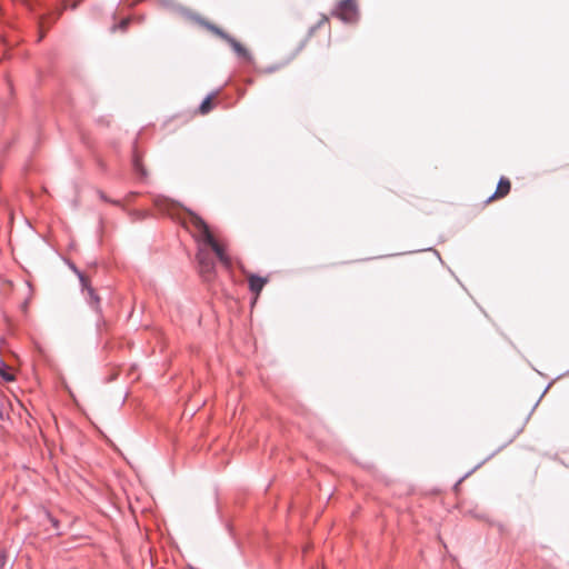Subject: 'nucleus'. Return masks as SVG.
Masks as SVG:
<instances>
[{
	"mask_svg": "<svg viewBox=\"0 0 569 569\" xmlns=\"http://www.w3.org/2000/svg\"><path fill=\"white\" fill-rule=\"evenodd\" d=\"M0 376L6 380V381H12L14 380V376L10 372H8L3 367L0 366Z\"/></svg>",
	"mask_w": 569,
	"mask_h": 569,
	"instance_id": "10",
	"label": "nucleus"
},
{
	"mask_svg": "<svg viewBox=\"0 0 569 569\" xmlns=\"http://www.w3.org/2000/svg\"><path fill=\"white\" fill-rule=\"evenodd\" d=\"M197 21L202 27H204L207 30L212 32L214 36H217L220 39H222L226 42H228L230 44V47L233 49V51L239 57L243 58L247 61L251 60V54H250L249 50L244 46H242L239 41H237L234 38H232L227 32H224L221 28H219L218 26H216V24H213V23H211L209 21H206L203 19H197Z\"/></svg>",
	"mask_w": 569,
	"mask_h": 569,
	"instance_id": "3",
	"label": "nucleus"
},
{
	"mask_svg": "<svg viewBox=\"0 0 569 569\" xmlns=\"http://www.w3.org/2000/svg\"><path fill=\"white\" fill-rule=\"evenodd\" d=\"M133 164H134V168H136L137 171L141 172L142 176L146 174V172H144V170L142 168V164H141V160L138 157L134 158Z\"/></svg>",
	"mask_w": 569,
	"mask_h": 569,
	"instance_id": "11",
	"label": "nucleus"
},
{
	"mask_svg": "<svg viewBox=\"0 0 569 569\" xmlns=\"http://www.w3.org/2000/svg\"><path fill=\"white\" fill-rule=\"evenodd\" d=\"M190 226L197 241L203 246L210 247V249H223V243L213 231H211L208 224L198 216L192 214L190 217Z\"/></svg>",
	"mask_w": 569,
	"mask_h": 569,
	"instance_id": "2",
	"label": "nucleus"
},
{
	"mask_svg": "<svg viewBox=\"0 0 569 569\" xmlns=\"http://www.w3.org/2000/svg\"><path fill=\"white\" fill-rule=\"evenodd\" d=\"M213 109V98L211 96L207 97L199 107V112L201 114H207Z\"/></svg>",
	"mask_w": 569,
	"mask_h": 569,
	"instance_id": "8",
	"label": "nucleus"
},
{
	"mask_svg": "<svg viewBox=\"0 0 569 569\" xmlns=\"http://www.w3.org/2000/svg\"><path fill=\"white\" fill-rule=\"evenodd\" d=\"M4 403V396L0 393V420L3 419L2 406Z\"/></svg>",
	"mask_w": 569,
	"mask_h": 569,
	"instance_id": "13",
	"label": "nucleus"
},
{
	"mask_svg": "<svg viewBox=\"0 0 569 569\" xmlns=\"http://www.w3.org/2000/svg\"><path fill=\"white\" fill-rule=\"evenodd\" d=\"M129 22H130V20L128 18L121 20V22L119 24L120 29L126 30L128 24H129Z\"/></svg>",
	"mask_w": 569,
	"mask_h": 569,
	"instance_id": "14",
	"label": "nucleus"
},
{
	"mask_svg": "<svg viewBox=\"0 0 569 569\" xmlns=\"http://www.w3.org/2000/svg\"><path fill=\"white\" fill-rule=\"evenodd\" d=\"M510 189H511L510 180L506 177L500 178L495 193L488 199V201L505 198L510 192Z\"/></svg>",
	"mask_w": 569,
	"mask_h": 569,
	"instance_id": "7",
	"label": "nucleus"
},
{
	"mask_svg": "<svg viewBox=\"0 0 569 569\" xmlns=\"http://www.w3.org/2000/svg\"><path fill=\"white\" fill-rule=\"evenodd\" d=\"M216 259H219L226 268H231V259L227 251H198L196 256L199 271L207 280H210L213 276Z\"/></svg>",
	"mask_w": 569,
	"mask_h": 569,
	"instance_id": "1",
	"label": "nucleus"
},
{
	"mask_svg": "<svg viewBox=\"0 0 569 569\" xmlns=\"http://www.w3.org/2000/svg\"><path fill=\"white\" fill-rule=\"evenodd\" d=\"M249 281V289L254 293L253 302H256L259 298L260 292L262 291L264 284L268 282L267 278H261L252 273L247 274Z\"/></svg>",
	"mask_w": 569,
	"mask_h": 569,
	"instance_id": "6",
	"label": "nucleus"
},
{
	"mask_svg": "<svg viewBox=\"0 0 569 569\" xmlns=\"http://www.w3.org/2000/svg\"><path fill=\"white\" fill-rule=\"evenodd\" d=\"M335 16L345 22H355L358 19L357 0H340Z\"/></svg>",
	"mask_w": 569,
	"mask_h": 569,
	"instance_id": "4",
	"label": "nucleus"
},
{
	"mask_svg": "<svg viewBox=\"0 0 569 569\" xmlns=\"http://www.w3.org/2000/svg\"><path fill=\"white\" fill-rule=\"evenodd\" d=\"M47 23H48V19L41 20V22H40V34H39L38 41H40L43 38V36H44V28H46Z\"/></svg>",
	"mask_w": 569,
	"mask_h": 569,
	"instance_id": "12",
	"label": "nucleus"
},
{
	"mask_svg": "<svg viewBox=\"0 0 569 569\" xmlns=\"http://www.w3.org/2000/svg\"><path fill=\"white\" fill-rule=\"evenodd\" d=\"M73 271L77 273L79 278L81 295L84 297V299L90 306H97L99 303V297L96 295V291L91 286L90 278L84 273L77 271L74 267Z\"/></svg>",
	"mask_w": 569,
	"mask_h": 569,
	"instance_id": "5",
	"label": "nucleus"
},
{
	"mask_svg": "<svg viewBox=\"0 0 569 569\" xmlns=\"http://www.w3.org/2000/svg\"><path fill=\"white\" fill-rule=\"evenodd\" d=\"M328 21H329V20H328V17L322 16V18L320 19V21H319L315 27H312V28L309 30V37H311V36H312V33L315 32V30H316L317 28H320L321 26L327 24V23H328Z\"/></svg>",
	"mask_w": 569,
	"mask_h": 569,
	"instance_id": "9",
	"label": "nucleus"
}]
</instances>
